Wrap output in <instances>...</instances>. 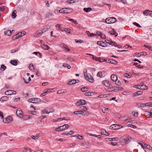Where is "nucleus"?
Instances as JSON below:
<instances>
[{"instance_id": "f257e3e1", "label": "nucleus", "mask_w": 152, "mask_h": 152, "mask_svg": "<svg viewBox=\"0 0 152 152\" xmlns=\"http://www.w3.org/2000/svg\"><path fill=\"white\" fill-rule=\"evenodd\" d=\"M87 70L85 69L84 70V74L85 79L87 80L89 82L93 83L94 82V79L92 76L89 74H86Z\"/></svg>"}, {"instance_id": "f03ea898", "label": "nucleus", "mask_w": 152, "mask_h": 152, "mask_svg": "<svg viewBox=\"0 0 152 152\" xmlns=\"http://www.w3.org/2000/svg\"><path fill=\"white\" fill-rule=\"evenodd\" d=\"M73 10L68 8H63L59 10V12L62 13H69L71 12Z\"/></svg>"}, {"instance_id": "7ed1b4c3", "label": "nucleus", "mask_w": 152, "mask_h": 152, "mask_svg": "<svg viewBox=\"0 0 152 152\" xmlns=\"http://www.w3.org/2000/svg\"><path fill=\"white\" fill-rule=\"evenodd\" d=\"M116 20V19L114 17H110L106 19L105 22L108 24H111L115 23Z\"/></svg>"}, {"instance_id": "20e7f679", "label": "nucleus", "mask_w": 152, "mask_h": 152, "mask_svg": "<svg viewBox=\"0 0 152 152\" xmlns=\"http://www.w3.org/2000/svg\"><path fill=\"white\" fill-rule=\"evenodd\" d=\"M69 127V125L67 124H65L63 126H59L55 129L56 131H61L67 129Z\"/></svg>"}, {"instance_id": "39448f33", "label": "nucleus", "mask_w": 152, "mask_h": 152, "mask_svg": "<svg viewBox=\"0 0 152 152\" xmlns=\"http://www.w3.org/2000/svg\"><path fill=\"white\" fill-rule=\"evenodd\" d=\"M122 127V126H121L116 124H113L111 125L109 127V129H111L117 130L119 129Z\"/></svg>"}, {"instance_id": "423d86ee", "label": "nucleus", "mask_w": 152, "mask_h": 152, "mask_svg": "<svg viewBox=\"0 0 152 152\" xmlns=\"http://www.w3.org/2000/svg\"><path fill=\"white\" fill-rule=\"evenodd\" d=\"M13 120V118L11 116H9L6 118L3 119V121L6 123H9L11 122Z\"/></svg>"}, {"instance_id": "0eeeda50", "label": "nucleus", "mask_w": 152, "mask_h": 152, "mask_svg": "<svg viewBox=\"0 0 152 152\" xmlns=\"http://www.w3.org/2000/svg\"><path fill=\"white\" fill-rule=\"evenodd\" d=\"M104 60L106 62L112 64H116L118 63V62L117 61L112 59H108L107 58L106 59H104Z\"/></svg>"}, {"instance_id": "6e6552de", "label": "nucleus", "mask_w": 152, "mask_h": 152, "mask_svg": "<svg viewBox=\"0 0 152 152\" xmlns=\"http://www.w3.org/2000/svg\"><path fill=\"white\" fill-rule=\"evenodd\" d=\"M16 93L15 91L11 90H8L6 91L5 92V95H11L12 94H15Z\"/></svg>"}, {"instance_id": "1a4fd4ad", "label": "nucleus", "mask_w": 152, "mask_h": 152, "mask_svg": "<svg viewBox=\"0 0 152 152\" xmlns=\"http://www.w3.org/2000/svg\"><path fill=\"white\" fill-rule=\"evenodd\" d=\"M97 44L98 45L100 46L103 47L107 46V44L105 42L101 41H98L97 42Z\"/></svg>"}, {"instance_id": "9d476101", "label": "nucleus", "mask_w": 152, "mask_h": 152, "mask_svg": "<svg viewBox=\"0 0 152 152\" xmlns=\"http://www.w3.org/2000/svg\"><path fill=\"white\" fill-rule=\"evenodd\" d=\"M22 113V111L20 109H18L16 112L17 115L20 118L23 117Z\"/></svg>"}, {"instance_id": "9b49d317", "label": "nucleus", "mask_w": 152, "mask_h": 152, "mask_svg": "<svg viewBox=\"0 0 152 152\" xmlns=\"http://www.w3.org/2000/svg\"><path fill=\"white\" fill-rule=\"evenodd\" d=\"M86 103V101L84 100H81L77 102L76 103V105L79 106L80 104L84 105Z\"/></svg>"}, {"instance_id": "f8f14e48", "label": "nucleus", "mask_w": 152, "mask_h": 152, "mask_svg": "<svg viewBox=\"0 0 152 152\" xmlns=\"http://www.w3.org/2000/svg\"><path fill=\"white\" fill-rule=\"evenodd\" d=\"M112 88L115 91H121L123 89V88L121 87L113 86Z\"/></svg>"}, {"instance_id": "ddd939ff", "label": "nucleus", "mask_w": 152, "mask_h": 152, "mask_svg": "<svg viewBox=\"0 0 152 152\" xmlns=\"http://www.w3.org/2000/svg\"><path fill=\"white\" fill-rule=\"evenodd\" d=\"M102 84L107 87L110 86V83L108 80H104L102 82Z\"/></svg>"}, {"instance_id": "4468645a", "label": "nucleus", "mask_w": 152, "mask_h": 152, "mask_svg": "<svg viewBox=\"0 0 152 152\" xmlns=\"http://www.w3.org/2000/svg\"><path fill=\"white\" fill-rule=\"evenodd\" d=\"M42 34L41 31V30H39L35 33L34 35V37H38L41 36Z\"/></svg>"}, {"instance_id": "2eb2a0df", "label": "nucleus", "mask_w": 152, "mask_h": 152, "mask_svg": "<svg viewBox=\"0 0 152 152\" xmlns=\"http://www.w3.org/2000/svg\"><path fill=\"white\" fill-rule=\"evenodd\" d=\"M22 36V35H20V33H18L17 34L14 35L12 38V40H15Z\"/></svg>"}, {"instance_id": "dca6fc26", "label": "nucleus", "mask_w": 152, "mask_h": 152, "mask_svg": "<svg viewBox=\"0 0 152 152\" xmlns=\"http://www.w3.org/2000/svg\"><path fill=\"white\" fill-rule=\"evenodd\" d=\"M111 78L113 81L116 82L117 80V76L115 75H112L111 76Z\"/></svg>"}, {"instance_id": "f3484780", "label": "nucleus", "mask_w": 152, "mask_h": 152, "mask_svg": "<svg viewBox=\"0 0 152 152\" xmlns=\"http://www.w3.org/2000/svg\"><path fill=\"white\" fill-rule=\"evenodd\" d=\"M142 93V91H138L136 92L133 94V96H136L139 95H141Z\"/></svg>"}, {"instance_id": "a211bd4d", "label": "nucleus", "mask_w": 152, "mask_h": 152, "mask_svg": "<svg viewBox=\"0 0 152 152\" xmlns=\"http://www.w3.org/2000/svg\"><path fill=\"white\" fill-rule=\"evenodd\" d=\"M105 41L107 43H108L109 45H115V42H114L113 41H112L111 40H106Z\"/></svg>"}, {"instance_id": "6ab92c4d", "label": "nucleus", "mask_w": 152, "mask_h": 152, "mask_svg": "<svg viewBox=\"0 0 152 152\" xmlns=\"http://www.w3.org/2000/svg\"><path fill=\"white\" fill-rule=\"evenodd\" d=\"M132 138L131 137L128 136L126 137V139L124 140V141L126 143H128L129 142L131 141Z\"/></svg>"}, {"instance_id": "aec40b11", "label": "nucleus", "mask_w": 152, "mask_h": 152, "mask_svg": "<svg viewBox=\"0 0 152 152\" xmlns=\"http://www.w3.org/2000/svg\"><path fill=\"white\" fill-rule=\"evenodd\" d=\"M33 103H38L39 102H40L41 100L40 99H39V98H33Z\"/></svg>"}, {"instance_id": "412c9836", "label": "nucleus", "mask_w": 152, "mask_h": 152, "mask_svg": "<svg viewBox=\"0 0 152 152\" xmlns=\"http://www.w3.org/2000/svg\"><path fill=\"white\" fill-rule=\"evenodd\" d=\"M76 83V80L73 79L68 82V84L69 85H72Z\"/></svg>"}, {"instance_id": "4be33fe9", "label": "nucleus", "mask_w": 152, "mask_h": 152, "mask_svg": "<svg viewBox=\"0 0 152 152\" xmlns=\"http://www.w3.org/2000/svg\"><path fill=\"white\" fill-rule=\"evenodd\" d=\"M84 111H77L74 112V113L76 115L81 114L83 115Z\"/></svg>"}, {"instance_id": "5701e85b", "label": "nucleus", "mask_w": 152, "mask_h": 152, "mask_svg": "<svg viewBox=\"0 0 152 152\" xmlns=\"http://www.w3.org/2000/svg\"><path fill=\"white\" fill-rule=\"evenodd\" d=\"M53 14L51 12H50L49 13H48L46 14L45 17L46 18H49L50 17H53Z\"/></svg>"}, {"instance_id": "b1692460", "label": "nucleus", "mask_w": 152, "mask_h": 152, "mask_svg": "<svg viewBox=\"0 0 152 152\" xmlns=\"http://www.w3.org/2000/svg\"><path fill=\"white\" fill-rule=\"evenodd\" d=\"M42 48L45 50H48L50 48L49 46L43 44L41 46Z\"/></svg>"}, {"instance_id": "393cba45", "label": "nucleus", "mask_w": 152, "mask_h": 152, "mask_svg": "<svg viewBox=\"0 0 152 152\" xmlns=\"http://www.w3.org/2000/svg\"><path fill=\"white\" fill-rule=\"evenodd\" d=\"M4 34L6 35L10 36L12 34V32L10 30H8L5 31Z\"/></svg>"}, {"instance_id": "a878e982", "label": "nucleus", "mask_w": 152, "mask_h": 152, "mask_svg": "<svg viewBox=\"0 0 152 152\" xmlns=\"http://www.w3.org/2000/svg\"><path fill=\"white\" fill-rule=\"evenodd\" d=\"M8 97L6 96H2L1 99H0V101H7L8 100Z\"/></svg>"}, {"instance_id": "bb28decb", "label": "nucleus", "mask_w": 152, "mask_h": 152, "mask_svg": "<svg viewBox=\"0 0 152 152\" xmlns=\"http://www.w3.org/2000/svg\"><path fill=\"white\" fill-rule=\"evenodd\" d=\"M103 72H99L97 73V76L98 77H103L104 76V75H103L102 73Z\"/></svg>"}, {"instance_id": "cd10ccee", "label": "nucleus", "mask_w": 152, "mask_h": 152, "mask_svg": "<svg viewBox=\"0 0 152 152\" xmlns=\"http://www.w3.org/2000/svg\"><path fill=\"white\" fill-rule=\"evenodd\" d=\"M56 28L57 30L59 31H63V30L61 28V27L60 25L58 24H57L56 25Z\"/></svg>"}, {"instance_id": "c85d7f7f", "label": "nucleus", "mask_w": 152, "mask_h": 152, "mask_svg": "<svg viewBox=\"0 0 152 152\" xmlns=\"http://www.w3.org/2000/svg\"><path fill=\"white\" fill-rule=\"evenodd\" d=\"M12 17V18L14 19L15 18L16 16V11L15 10L13 11L12 14L11 15Z\"/></svg>"}, {"instance_id": "c756f323", "label": "nucleus", "mask_w": 152, "mask_h": 152, "mask_svg": "<svg viewBox=\"0 0 152 152\" xmlns=\"http://www.w3.org/2000/svg\"><path fill=\"white\" fill-rule=\"evenodd\" d=\"M83 10L86 12H90L92 10V9L91 8L89 7L87 8H84L83 9Z\"/></svg>"}, {"instance_id": "7c9ffc66", "label": "nucleus", "mask_w": 152, "mask_h": 152, "mask_svg": "<svg viewBox=\"0 0 152 152\" xmlns=\"http://www.w3.org/2000/svg\"><path fill=\"white\" fill-rule=\"evenodd\" d=\"M17 61L16 60H12L10 61V63L14 66H16L17 64Z\"/></svg>"}, {"instance_id": "2f4dec72", "label": "nucleus", "mask_w": 152, "mask_h": 152, "mask_svg": "<svg viewBox=\"0 0 152 152\" xmlns=\"http://www.w3.org/2000/svg\"><path fill=\"white\" fill-rule=\"evenodd\" d=\"M150 11L148 10H146L143 12V14L146 15H150Z\"/></svg>"}, {"instance_id": "473e14b6", "label": "nucleus", "mask_w": 152, "mask_h": 152, "mask_svg": "<svg viewBox=\"0 0 152 152\" xmlns=\"http://www.w3.org/2000/svg\"><path fill=\"white\" fill-rule=\"evenodd\" d=\"M112 29V31H108V32L110 34L113 35L117 34L116 32L114 29L113 28Z\"/></svg>"}, {"instance_id": "72a5a7b5", "label": "nucleus", "mask_w": 152, "mask_h": 152, "mask_svg": "<svg viewBox=\"0 0 152 152\" xmlns=\"http://www.w3.org/2000/svg\"><path fill=\"white\" fill-rule=\"evenodd\" d=\"M145 148L150 150H151L152 149V148L150 145H148L146 143H145Z\"/></svg>"}, {"instance_id": "f704fd0d", "label": "nucleus", "mask_w": 152, "mask_h": 152, "mask_svg": "<svg viewBox=\"0 0 152 152\" xmlns=\"http://www.w3.org/2000/svg\"><path fill=\"white\" fill-rule=\"evenodd\" d=\"M77 135V136H76V138L77 139H80V140L83 139V137L82 136H80L79 135ZM76 136V135H71L70 137H75V136Z\"/></svg>"}, {"instance_id": "c9c22d12", "label": "nucleus", "mask_w": 152, "mask_h": 152, "mask_svg": "<svg viewBox=\"0 0 152 152\" xmlns=\"http://www.w3.org/2000/svg\"><path fill=\"white\" fill-rule=\"evenodd\" d=\"M93 93V92H86L85 93L84 95L87 96H91Z\"/></svg>"}, {"instance_id": "e433bc0d", "label": "nucleus", "mask_w": 152, "mask_h": 152, "mask_svg": "<svg viewBox=\"0 0 152 152\" xmlns=\"http://www.w3.org/2000/svg\"><path fill=\"white\" fill-rule=\"evenodd\" d=\"M61 46L66 49L68 51H70V50L69 49L67 48V46L65 45L64 43H62Z\"/></svg>"}, {"instance_id": "4c0bfd02", "label": "nucleus", "mask_w": 152, "mask_h": 152, "mask_svg": "<svg viewBox=\"0 0 152 152\" xmlns=\"http://www.w3.org/2000/svg\"><path fill=\"white\" fill-rule=\"evenodd\" d=\"M138 144L140 145L141 147L144 149L145 148V143H144L142 142H139Z\"/></svg>"}, {"instance_id": "58836bf2", "label": "nucleus", "mask_w": 152, "mask_h": 152, "mask_svg": "<svg viewBox=\"0 0 152 152\" xmlns=\"http://www.w3.org/2000/svg\"><path fill=\"white\" fill-rule=\"evenodd\" d=\"M137 105L139 107H145V104H142L140 103H138L137 104Z\"/></svg>"}, {"instance_id": "ea45409f", "label": "nucleus", "mask_w": 152, "mask_h": 152, "mask_svg": "<svg viewBox=\"0 0 152 152\" xmlns=\"http://www.w3.org/2000/svg\"><path fill=\"white\" fill-rule=\"evenodd\" d=\"M42 34L44 33L47 31V29L45 27H43L40 30Z\"/></svg>"}, {"instance_id": "a19ab883", "label": "nucleus", "mask_w": 152, "mask_h": 152, "mask_svg": "<svg viewBox=\"0 0 152 152\" xmlns=\"http://www.w3.org/2000/svg\"><path fill=\"white\" fill-rule=\"evenodd\" d=\"M86 33L89 37H92L94 35L93 33H91L88 31H86Z\"/></svg>"}, {"instance_id": "79ce46f5", "label": "nucleus", "mask_w": 152, "mask_h": 152, "mask_svg": "<svg viewBox=\"0 0 152 152\" xmlns=\"http://www.w3.org/2000/svg\"><path fill=\"white\" fill-rule=\"evenodd\" d=\"M29 68L31 70H34L33 65L32 64H30L28 66Z\"/></svg>"}, {"instance_id": "37998d69", "label": "nucleus", "mask_w": 152, "mask_h": 152, "mask_svg": "<svg viewBox=\"0 0 152 152\" xmlns=\"http://www.w3.org/2000/svg\"><path fill=\"white\" fill-rule=\"evenodd\" d=\"M53 89V88H49V89H46L45 90V93H48V92H51Z\"/></svg>"}, {"instance_id": "c03bdc74", "label": "nucleus", "mask_w": 152, "mask_h": 152, "mask_svg": "<svg viewBox=\"0 0 152 152\" xmlns=\"http://www.w3.org/2000/svg\"><path fill=\"white\" fill-rule=\"evenodd\" d=\"M88 89V88L87 87H82L81 89V90L82 92L87 91Z\"/></svg>"}, {"instance_id": "a18cd8bd", "label": "nucleus", "mask_w": 152, "mask_h": 152, "mask_svg": "<svg viewBox=\"0 0 152 152\" xmlns=\"http://www.w3.org/2000/svg\"><path fill=\"white\" fill-rule=\"evenodd\" d=\"M68 20L69 21H72L76 25H77L78 24V23L76 20H74L72 19H69Z\"/></svg>"}, {"instance_id": "49530a36", "label": "nucleus", "mask_w": 152, "mask_h": 152, "mask_svg": "<svg viewBox=\"0 0 152 152\" xmlns=\"http://www.w3.org/2000/svg\"><path fill=\"white\" fill-rule=\"evenodd\" d=\"M145 106H148V107H152V102H148L147 103L145 104Z\"/></svg>"}, {"instance_id": "de8ad7c7", "label": "nucleus", "mask_w": 152, "mask_h": 152, "mask_svg": "<svg viewBox=\"0 0 152 152\" xmlns=\"http://www.w3.org/2000/svg\"><path fill=\"white\" fill-rule=\"evenodd\" d=\"M127 126L129 127H131L134 129L136 128V126H135L130 124H128L127 125Z\"/></svg>"}, {"instance_id": "09e8293b", "label": "nucleus", "mask_w": 152, "mask_h": 152, "mask_svg": "<svg viewBox=\"0 0 152 152\" xmlns=\"http://www.w3.org/2000/svg\"><path fill=\"white\" fill-rule=\"evenodd\" d=\"M64 30L68 33H70L71 30L69 28H65Z\"/></svg>"}, {"instance_id": "8fccbe9b", "label": "nucleus", "mask_w": 152, "mask_h": 152, "mask_svg": "<svg viewBox=\"0 0 152 152\" xmlns=\"http://www.w3.org/2000/svg\"><path fill=\"white\" fill-rule=\"evenodd\" d=\"M92 58L93 60H95L98 61L99 59H100V57H98L96 56H94L93 57H92Z\"/></svg>"}, {"instance_id": "3c124183", "label": "nucleus", "mask_w": 152, "mask_h": 152, "mask_svg": "<svg viewBox=\"0 0 152 152\" xmlns=\"http://www.w3.org/2000/svg\"><path fill=\"white\" fill-rule=\"evenodd\" d=\"M5 7L4 6L0 7V10L1 11H4L5 9Z\"/></svg>"}, {"instance_id": "603ef678", "label": "nucleus", "mask_w": 152, "mask_h": 152, "mask_svg": "<svg viewBox=\"0 0 152 152\" xmlns=\"http://www.w3.org/2000/svg\"><path fill=\"white\" fill-rule=\"evenodd\" d=\"M148 88V87L144 85H142V87L141 88V89H146Z\"/></svg>"}, {"instance_id": "864d4df0", "label": "nucleus", "mask_w": 152, "mask_h": 152, "mask_svg": "<svg viewBox=\"0 0 152 152\" xmlns=\"http://www.w3.org/2000/svg\"><path fill=\"white\" fill-rule=\"evenodd\" d=\"M1 69H3V70L1 69L2 71H4L6 69V66L4 65H2L1 66Z\"/></svg>"}, {"instance_id": "5fc2aeb1", "label": "nucleus", "mask_w": 152, "mask_h": 152, "mask_svg": "<svg viewBox=\"0 0 152 152\" xmlns=\"http://www.w3.org/2000/svg\"><path fill=\"white\" fill-rule=\"evenodd\" d=\"M42 113L43 114L44 113H46V114H49L50 113H51V112H48L45 109H44V110H43L42 111Z\"/></svg>"}, {"instance_id": "6e6d98bb", "label": "nucleus", "mask_w": 152, "mask_h": 152, "mask_svg": "<svg viewBox=\"0 0 152 152\" xmlns=\"http://www.w3.org/2000/svg\"><path fill=\"white\" fill-rule=\"evenodd\" d=\"M65 119V118L63 117L62 118H58L57 119L56 121H61L62 120H64Z\"/></svg>"}, {"instance_id": "4d7b16f0", "label": "nucleus", "mask_w": 152, "mask_h": 152, "mask_svg": "<svg viewBox=\"0 0 152 152\" xmlns=\"http://www.w3.org/2000/svg\"><path fill=\"white\" fill-rule=\"evenodd\" d=\"M67 2L69 4H71L75 2V0H68Z\"/></svg>"}, {"instance_id": "13d9d810", "label": "nucleus", "mask_w": 152, "mask_h": 152, "mask_svg": "<svg viewBox=\"0 0 152 152\" xmlns=\"http://www.w3.org/2000/svg\"><path fill=\"white\" fill-rule=\"evenodd\" d=\"M144 46L145 48H148L149 49L152 50V47L148 46L146 45H144Z\"/></svg>"}, {"instance_id": "bf43d9fd", "label": "nucleus", "mask_w": 152, "mask_h": 152, "mask_svg": "<svg viewBox=\"0 0 152 152\" xmlns=\"http://www.w3.org/2000/svg\"><path fill=\"white\" fill-rule=\"evenodd\" d=\"M133 24L136 26L138 27H140L141 26H140V25L138 23H137L136 22H134L133 23Z\"/></svg>"}, {"instance_id": "052dcab7", "label": "nucleus", "mask_w": 152, "mask_h": 152, "mask_svg": "<svg viewBox=\"0 0 152 152\" xmlns=\"http://www.w3.org/2000/svg\"><path fill=\"white\" fill-rule=\"evenodd\" d=\"M105 96H106V95L101 94L99 95L98 96V97L100 98H105Z\"/></svg>"}, {"instance_id": "680f3d73", "label": "nucleus", "mask_w": 152, "mask_h": 152, "mask_svg": "<svg viewBox=\"0 0 152 152\" xmlns=\"http://www.w3.org/2000/svg\"><path fill=\"white\" fill-rule=\"evenodd\" d=\"M75 143L74 142L71 143L69 144V146L70 148L72 147V146H75Z\"/></svg>"}, {"instance_id": "e2e57ef3", "label": "nucleus", "mask_w": 152, "mask_h": 152, "mask_svg": "<svg viewBox=\"0 0 152 152\" xmlns=\"http://www.w3.org/2000/svg\"><path fill=\"white\" fill-rule=\"evenodd\" d=\"M116 85L118 86H120L121 85V83L120 81H118L117 82H116Z\"/></svg>"}, {"instance_id": "0e129e2a", "label": "nucleus", "mask_w": 152, "mask_h": 152, "mask_svg": "<svg viewBox=\"0 0 152 152\" xmlns=\"http://www.w3.org/2000/svg\"><path fill=\"white\" fill-rule=\"evenodd\" d=\"M100 37L104 39H105L106 38V37L104 34H102Z\"/></svg>"}, {"instance_id": "69168bd1", "label": "nucleus", "mask_w": 152, "mask_h": 152, "mask_svg": "<svg viewBox=\"0 0 152 152\" xmlns=\"http://www.w3.org/2000/svg\"><path fill=\"white\" fill-rule=\"evenodd\" d=\"M31 137L34 140H36L38 138V137L37 136H34V135H32Z\"/></svg>"}, {"instance_id": "338daca9", "label": "nucleus", "mask_w": 152, "mask_h": 152, "mask_svg": "<svg viewBox=\"0 0 152 152\" xmlns=\"http://www.w3.org/2000/svg\"><path fill=\"white\" fill-rule=\"evenodd\" d=\"M75 42H76V43H82V42L83 41V40H80V39H79V40H76V39H75Z\"/></svg>"}, {"instance_id": "774afa93", "label": "nucleus", "mask_w": 152, "mask_h": 152, "mask_svg": "<svg viewBox=\"0 0 152 152\" xmlns=\"http://www.w3.org/2000/svg\"><path fill=\"white\" fill-rule=\"evenodd\" d=\"M147 53L145 52H140V54L141 55H144L145 56L147 55Z\"/></svg>"}]
</instances>
